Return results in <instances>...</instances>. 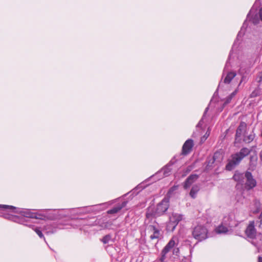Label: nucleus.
<instances>
[{"instance_id":"obj_7","label":"nucleus","mask_w":262,"mask_h":262,"mask_svg":"<svg viewBox=\"0 0 262 262\" xmlns=\"http://www.w3.org/2000/svg\"><path fill=\"white\" fill-rule=\"evenodd\" d=\"M58 214L54 213H37L34 212L33 219H39L42 220H53L59 218Z\"/></svg>"},{"instance_id":"obj_15","label":"nucleus","mask_w":262,"mask_h":262,"mask_svg":"<svg viewBox=\"0 0 262 262\" xmlns=\"http://www.w3.org/2000/svg\"><path fill=\"white\" fill-rule=\"evenodd\" d=\"M233 179L236 181L239 184L243 185L245 182V174L236 172L233 177Z\"/></svg>"},{"instance_id":"obj_38","label":"nucleus","mask_w":262,"mask_h":262,"mask_svg":"<svg viewBox=\"0 0 262 262\" xmlns=\"http://www.w3.org/2000/svg\"><path fill=\"white\" fill-rule=\"evenodd\" d=\"M209 135H207V133L206 134V135L204 136V138H207V137Z\"/></svg>"},{"instance_id":"obj_29","label":"nucleus","mask_w":262,"mask_h":262,"mask_svg":"<svg viewBox=\"0 0 262 262\" xmlns=\"http://www.w3.org/2000/svg\"><path fill=\"white\" fill-rule=\"evenodd\" d=\"M51 226L48 225L44 227V230L47 231V233H53L54 232L55 230H52V231L50 230Z\"/></svg>"},{"instance_id":"obj_17","label":"nucleus","mask_w":262,"mask_h":262,"mask_svg":"<svg viewBox=\"0 0 262 262\" xmlns=\"http://www.w3.org/2000/svg\"><path fill=\"white\" fill-rule=\"evenodd\" d=\"M182 219V216L178 213H172L169 216V221L172 223H176L177 225L178 223Z\"/></svg>"},{"instance_id":"obj_31","label":"nucleus","mask_w":262,"mask_h":262,"mask_svg":"<svg viewBox=\"0 0 262 262\" xmlns=\"http://www.w3.org/2000/svg\"><path fill=\"white\" fill-rule=\"evenodd\" d=\"M179 252V250L178 248H174L173 250V253L174 254H177V253Z\"/></svg>"},{"instance_id":"obj_9","label":"nucleus","mask_w":262,"mask_h":262,"mask_svg":"<svg viewBox=\"0 0 262 262\" xmlns=\"http://www.w3.org/2000/svg\"><path fill=\"white\" fill-rule=\"evenodd\" d=\"M245 233L247 237L250 239L253 240L256 236V231L254 226V222L251 221L247 226Z\"/></svg>"},{"instance_id":"obj_12","label":"nucleus","mask_w":262,"mask_h":262,"mask_svg":"<svg viewBox=\"0 0 262 262\" xmlns=\"http://www.w3.org/2000/svg\"><path fill=\"white\" fill-rule=\"evenodd\" d=\"M236 75V74L235 72H229L227 74L225 73V71H224L223 73V76H225V78L224 79V82L226 84L229 83L232 79H233L235 76Z\"/></svg>"},{"instance_id":"obj_14","label":"nucleus","mask_w":262,"mask_h":262,"mask_svg":"<svg viewBox=\"0 0 262 262\" xmlns=\"http://www.w3.org/2000/svg\"><path fill=\"white\" fill-rule=\"evenodd\" d=\"M127 204V202H123L122 204H119L114 207L113 209H110L107 211L108 214H115L118 213L120 210H121L123 208L126 206Z\"/></svg>"},{"instance_id":"obj_11","label":"nucleus","mask_w":262,"mask_h":262,"mask_svg":"<svg viewBox=\"0 0 262 262\" xmlns=\"http://www.w3.org/2000/svg\"><path fill=\"white\" fill-rule=\"evenodd\" d=\"M199 178V176L195 174H191L186 180L184 187L185 189L189 188L194 182H195Z\"/></svg>"},{"instance_id":"obj_22","label":"nucleus","mask_w":262,"mask_h":262,"mask_svg":"<svg viewBox=\"0 0 262 262\" xmlns=\"http://www.w3.org/2000/svg\"><path fill=\"white\" fill-rule=\"evenodd\" d=\"M253 205L254 206V208H251V211L254 213H258L260 209V203L259 201L258 200H254Z\"/></svg>"},{"instance_id":"obj_26","label":"nucleus","mask_w":262,"mask_h":262,"mask_svg":"<svg viewBox=\"0 0 262 262\" xmlns=\"http://www.w3.org/2000/svg\"><path fill=\"white\" fill-rule=\"evenodd\" d=\"M176 226V223H172L169 221L166 226V229L168 231L172 232L174 230Z\"/></svg>"},{"instance_id":"obj_37","label":"nucleus","mask_w":262,"mask_h":262,"mask_svg":"<svg viewBox=\"0 0 262 262\" xmlns=\"http://www.w3.org/2000/svg\"><path fill=\"white\" fill-rule=\"evenodd\" d=\"M259 157H260V160H262V149H261V151L260 152Z\"/></svg>"},{"instance_id":"obj_32","label":"nucleus","mask_w":262,"mask_h":262,"mask_svg":"<svg viewBox=\"0 0 262 262\" xmlns=\"http://www.w3.org/2000/svg\"><path fill=\"white\" fill-rule=\"evenodd\" d=\"M259 15L261 20L262 21V8H260V9L259 10Z\"/></svg>"},{"instance_id":"obj_24","label":"nucleus","mask_w":262,"mask_h":262,"mask_svg":"<svg viewBox=\"0 0 262 262\" xmlns=\"http://www.w3.org/2000/svg\"><path fill=\"white\" fill-rule=\"evenodd\" d=\"M255 135L253 133H251L248 135H245L244 138V141L245 143H249L254 139Z\"/></svg>"},{"instance_id":"obj_3","label":"nucleus","mask_w":262,"mask_h":262,"mask_svg":"<svg viewBox=\"0 0 262 262\" xmlns=\"http://www.w3.org/2000/svg\"><path fill=\"white\" fill-rule=\"evenodd\" d=\"M251 151V149L247 147H243L241 150L230 156V158L228 159V163L226 166V169L230 171L233 169L237 165H238L242 160L248 156Z\"/></svg>"},{"instance_id":"obj_33","label":"nucleus","mask_w":262,"mask_h":262,"mask_svg":"<svg viewBox=\"0 0 262 262\" xmlns=\"http://www.w3.org/2000/svg\"><path fill=\"white\" fill-rule=\"evenodd\" d=\"M259 219L260 220V225H259V226H260L262 224V211H261L260 214L259 216Z\"/></svg>"},{"instance_id":"obj_36","label":"nucleus","mask_w":262,"mask_h":262,"mask_svg":"<svg viewBox=\"0 0 262 262\" xmlns=\"http://www.w3.org/2000/svg\"><path fill=\"white\" fill-rule=\"evenodd\" d=\"M251 243H252V244L253 245H254V246H257V245L258 244V243H256V242H253V241H252Z\"/></svg>"},{"instance_id":"obj_30","label":"nucleus","mask_w":262,"mask_h":262,"mask_svg":"<svg viewBox=\"0 0 262 262\" xmlns=\"http://www.w3.org/2000/svg\"><path fill=\"white\" fill-rule=\"evenodd\" d=\"M257 81L259 83H260L262 82V72L259 73L258 78H257Z\"/></svg>"},{"instance_id":"obj_10","label":"nucleus","mask_w":262,"mask_h":262,"mask_svg":"<svg viewBox=\"0 0 262 262\" xmlns=\"http://www.w3.org/2000/svg\"><path fill=\"white\" fill-rule=\"evenodd\" d=\"M193 146V142L191 139L187 140L184 144L182 147V154L186 155L188 154L192 149Z\"/></svg>"},{"instance_id":"obj_4","label":"nucleus","mask_w":262,"mask_h":262,"mask_svg":"<svg viewBox=\"0 0 262 262\" xmlns=\"http://www.w3.org/2000/svg\"><path fill=\"white\" fill-rule=\"evenodd\" d=\"M192 234L195 239L202 241L207 237V230L204 226H197L193 229Z\"/></svg>"},{"instance_id":"obj_16","label":"nucleus","mask_w":262,"mask_h":262,"mask_svg":"<svg viewBox=\"0 0 262 262\" xmlns=\"http://www.w3.org/2000/svg\"><path fill=\"white\" fill-rule=\"evenodd\" d=\"M247 127V124L244 122H242L239 126L238 127L236 132V138L240 137L241 135L245 132Z\"/></svg>"},{"instance_id":"obj_42","label":"nucleus","mask_w":262,"mask_h":262,"mask_svg":"<svg viewBox=\"0 0 262 262\" xmlns=\"http://www.w3.org/2000/svg\"><path fill=\"white\" fill-rule=\"evenodd\" d=\"M226 217H225V218H224V222H226V220H226Z\"/></svg>"},{"instance_id":"obj_13","label":"nucleus","mask_w":262,"mask_h":262,"mask_svg":"<svg viewBox=\"0 0 262 262\" xmlns=\"http://www.w3.org/2000/svg\"><path fill=\"white\" fill-rule=\"evenodd\" d=\"M223 156L220 152H216L214 153L212 159L208 161V166H212V164L215 162H221L222 160Z\"/></svg>"},{"instance_id":"obj_43","label":"nucleus","mask_w":262,"mask_h":262,"mask_svg":"<svg viewBox=\"0 0 262 262\" xmlns=\"http://www.w3.org/2000/svg\"><path fill=\"white\" fill-rule=\"evenodd\" d=\"M226 225H230V224H226Z\"/></svg>"},{"instance_id":"obj_41","label":"nucleus","mask_w":262,"mask_h":262,"mask_svg":"<svg viewBox=\"0 0 262 262\" xmlns=\"http://www.w3.org/2000/svg\"><path fill=\"white\" fill-rule=\"evenodd\" d=\"M258 237H259L260 239H261V235H259Z\"/></svg>"},{"instance_id":"obj_5","label":"nucleus","mask_w":262,"mask_h":262,"mask_svg":"<svg viewBox=\"0 0 262 262\" xmlns=\"http://www.w3.org/2000/svg\"><path fill=\"white\" fill-rule=\"evenodd\" d=\"M169 198L165 197L162 201L157 205L156 210L158 215L160 216L162 215L167 210L169 206Z\"/></svg>"},{"instance_id":"obj_21","label":"nucleus","mask_w":262,"mask_h":262,"mask_svg":"<svg viewBox=\"0 0 262 262\" xmlns=\"http://www.w3.org/2000/svg\"><path fill=\"white\" fill-rule=\"evenodd\" d=\"M199 190L200 187L198 185H193L189 193L190 196L193 199L195 198L196 193L199 191Z\"/></svg>"},{"instance_id":"obj_34","label":"nucleus","mask_w":262,"mask_h":262,"mask_svg":"<svg viewBox=\"0 0 262 262\" xmlns=\"http://www.w3.org/2000/svg\"><path fill=\"white\" fill-rule=\"evenodd\" d=\"M251 13H252V11H251H251H250V12L249 13V14H248V15H247V17H248L249 19H251L250 15H251Z\"/></svg>"},{"instance_id":"obj_18","label":"nucleus","mask_w":262,"mask_h":262,"mask_svg":"<svg viewBox=\"0 0 262 262\" xmlns=\"http://www.w3.org/2000/svg\"><path fill=\"white\" fill-rule=\"evenodd\" d=\"M257 157L256 154L251 155L250 157L249 166L250 169H254L257 164Z\"/></svg>"},{"instance_id":"obj_27","label":"nucleus","mask_w":262,"mask_h":262,"mask_svg":"<svg viewBox=\"0 0 262 262\" xmlns=\"http://www.w3.org/2000/svg\"><path fill=\"white\" fill-rule=\"evenodd\" d=\"M208 107H206V109H205V112L204 113L202 119L198 123V124L197 125V127H201L202 126L203 123V120H204V119L205 118V114H206V113L208 111Z\"/></svg>"},{"instance_id":"obj_1","label":"nucleus","mask_w":262,"mask_h":262,"mask_svg":"<svg viewBox=\"0 0 262 262\" xmlns=\"http://www.w3.org/2000/svg\"><path fill=\"white\" fill-rule=\"evenodd\" d=\"M34 212L30 209H20L13 206L0 205V216L20 224L26 225L24 217L33 219Z\"/></svg>"},{"instance_id":"obj_35","label":"nucleus","mask_w":262,"mask_h":262,"mask_svg":"<svg viewBox=\"0 0 262 262\" xmlns=\"http://www.w3.org/2000/svg\"><path fill=\"white\" fill-rule=\"evenodd\" d=\"M258 262H262V257H261V256L258 257Z\"/></svg>"},{"instance_id":"obj_23","label":"nucleus","mask_w":262,"mask_h":262,"mask_svg":"<svg viewBox=\"0 0 262 262\" xmlns=\"http://www.w3.org/2000/svg\"><path fill=\"white\" fill-rule=\"evenodd\" d=\"M101 241L104 244L113 243L114 240L113 239L111 234H107L103 236Z\"/></svg>"},{"instance_id":"obj_25","label":"nucleus","mask_w":262,"mask_h":262,"mask_svg":"<svg viewBox=\"0 0 262 262\" xmlns=\"http://www.w3.org/2000/svg\"><path fill=\"white\" fill-rule=\"evenodd\" d=\"M228 231L227 226L221 225L216 229V232L218 233H226Z\"/></svg>"},{"instance_id":"obj_8","label":"nucleus","mask_w":262,"mask_h":262,"mask_svg":"<svg viewBox=\"0 0 262 262\" xmlns=\"http://www.w3.org/2000/svg\"><path fill=\"white\" fill-rule=\"evenodd\" d=\"M245 176L246 179V181L245 184V187L246 189L249 190L256 186V181L253 178L251 172L247 171L245 173Z\"/></svg>"},{"instance_id":"obj_20","label":"nucleus","mask_w":262,"mask_h":262,"mask_svg":"<svg viewBox=\"0 0 262 262\" xmlns=\"http://www.w3.org/2000/svg\"><path fill=\"white\" fill-rule=\"evenodd\" d=\"M171 165L168 164L165 167L163 168L159 172V173H162L164 177L169 176L171 172V168H170Z\"/></svg>"},{"instance_id":"obj_6","label":"nucleus","mask_w":262,"mask_h":262,"mask_svg":"<svg viewBox=\"0 0 262 262\" xmlns=\"http://www.w3.org/2000/svg\"><path fill=\"white\" fill-rule=\"evenodd\" d=\"M178 244V239L176 237H172L169 243L166 245L162 251V256L160 260L162 262L164 261L165 259L166 254L174 246H177Z\"/></svg>"},{"instance_id":"obj_40","label":"nucleus","mask_w":262,"mask_h":262,"mask_svg":"<svg viewBox=\"0 0 262 262\" xmlns=\"http://www.w3.org/2000/svg\"><path fill=\"white\" fill-rule=\"evenodd\" d=\"M174 189V187L171 188L170 189V190H169V192H170L171 191L173 190Z\"/></svg>"},{"instance_id":"obj_2","label":"nucleus","mask_w":262,"mask_h":262,"mask_svg":"<svg viewBox=\"0 0 262 262\" xmlns=\"http://www.w3.org/2000/svg\"><path fill=\"white\" fill-rule=\"evenodd\" d=\"M159 216L157 213L156 208L154 206H150L147 209L145 224L147 225L146 232L150 234L149 237L151 239L158 238L160 235V231L156 227L155 219Z\"/></svg>"},{"instance_id":"obj_28","label":"nucleus","mask_w":262,"mask_h":262,"mask_svg":"<svg viewBox=\"0 0 262 262\" xmlns=\"http://www.w3.org/2000/svg\"><path fill=\"white\" fill-rule=\"evenodd\" d=\"M32 229L35 231V232L37 234V235L40 238L43 237V235L41 231L39 230V228H32Z\"/></svg>"},{"instance_id":"obj_19","label":"nucleus","mask_w":262,"mask_h":262,"mask_svg":"<svg viewBox=\"0 0 262 262\" xmlns=\"http://www.w3.org/2000/svg\"><path fill=\"white\" fill-rule=\"evenodd\" d=\"M238 92V89H236L233 91L231 94H230L228 96H227L225 99L223 104V106H224L225 105L231 102L233 98L235 97Z\"/></svg>"},{"instance_id":"obj_39","label":"nucleus","mask_w":262,"mask_h":262,"mask_svg":"<svg viewBox=\"0 0 262 262\" xmlns=\"http://www.w3.org/2000/svg\"><path fill=\"white\" fill-rule=\"evenodd\" d=\"M252 22H253V23H254V24L257 23V21H256V20H255V21L254 19H253V20H252Z\"/></svg>"}]
</instances>
